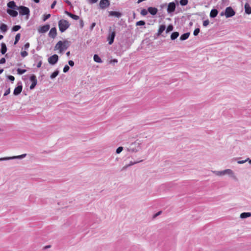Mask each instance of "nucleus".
<instances>
[{
    "instance_id": "obj_1",
    "label": "nucleus",
    "mask_w": 251,
    "mask_h": 251,
    "mask_svg": "<svg viewBox=\"0 0 251 251\" xmlns=\"http://www.w3.org/2000/svg\"><path fill=\"white\" fill-rule=\"evenodd\" d=\"M68 46L69 44L67 41H59L55 45L54 50H59V53H62L63 51L68 48Z\"/></svg>"
},
{
    "instance_id": "obj_2",
    "label": "nucleus",
    "mask_w": 251,
    "mask_h": 251,
    "mask_svg": "<svg viewBox=\"0 0 251 251\" xmlns=\"http://www.w3.org/2000/svg\"><path fill=\"white\" fill-rule=\"evenodd\" d=\"M58 26L60 32H63L69 27L70 24L67 21L62 19L58 22Z\"/></svg>"
},
{
    "instance_id": "obj_3",
    "label": "nucleus",
    "mask_w": 251,
    "mask_h": 251,
    "mask_svg": "<svg viewBox=\"0 0 251 251\" xmlns=\"http://www.w3.org/2000/svg\"><path fill=\"white\" fill-rule=\"evenodd\" d=\"M141 149L140 143L139 142H134L130 145L127 148V151L131 152H136Z\"/></svg>"
},
{
    "instance_id": "obj_4",
    "label": "nucleus",
    "mask_w": 251,
    "mask_h": 251,
    "mask_svg": "<svg viewBox=\"0 0 251 251\" xmlns=\"http://www.w3.org/2000/svg\"><path fill=\"white\" fill-rule=\"evenodd\" d=\"M26 156V154L25 153V154H21L20 155H17V156H11V157H5L0 158V161L9 160H12V159H21L25 158Z\"/></svg>"
},
{
    "instance_id": "obj_5",
    "label": "nucleus",
    "mask_w": 251,
    "mask_h": 251,
    "mask_svg": "<svg viewBox=\"0 0 251 251\" xmlns=\"http://www.w3.org/2000/svg\"><path fill=\"white\" fill-rule=\"evenodd\" d=\"M18 10H19L20 14L21 15H29V9L28 7L24 6H19Z\"/></svg>"
},
{
    "instance_id": "obj_6",
    "label": "nucleus",
    "mask_w": 251,
    "mask_h": 251,
    "mask_svg": "<svg viewBox=\"0 0 251 251\" xmlns=\"http://www.w3.org/2000/svg\"><path fill=\"white\" fill-rule=\"evenodd\" d=\"M235 14V11L231 7L226 8L225 15L226 18H229L233 16Z\"/></svg>"
},
{
    "instance_id": "obj_7",
    "label": "nucleus",
    "mask_w": 251,
    "mask_h": 251,
    "mask_svg": "<svg viewBox=\"0 0 251 251\" xmlns=\"http://www.w3.org/2000/svg\"><path fill=\"white\" fill-rule=\"evenodd\" d=\"M48 62L50 65H54L58 60V56L57 54H53L48 58Z\"/></svg>"
},
{
    "instance_id": "obj_8",
    "label": "nucleus",
    "mask_w": 251,
    "mask_h": 251,
    "mask_svg": "<svg viewBox=\"0 0 251 251\" xmlns=\"http://www.w3.org/2000/svg\"><path fill=\"white\" fill-rule=\"evenodd\" d=\"M115 35L116 33L115 31H109V33L107 37V41H108V44L109 45H111L113 43Z\"/></svg>"
},
{
    "instance_id": "obj_9",
    "label": "nucleus",
    "mask_w": 251,
    "mask_h": 251,
    "mask_svg": "<svg viewBox=\"0 0 251 251\" xmlns=\"http://www.w3.org/2000/svg\"><path fill=\"white\" fill-rule=\"evenodd\" d=\"M176 7V3L174 2H170L168 5L167 12L168 13H171L175 11Z\"/></svg>"
},
{
    "instance_id": "obj_10",
    "label": "nucleus",
    "mask_w": 251,
    "mask_h": 251,
    "mask_svg": "<svg viewBox=\"0 0 251 251\" xmlns=\"http://www.w3.org/2000/svg\"><path fill=\"white\" fill-rule=\"evenodd\" d=\"M110 1L109 0H100L99 3L100 7L101 9H105L110 5Z\"/></svg>"
},
{
    "instance_id": "obj_11",
    "label": "nucleus",
    "mask_w": 251,
    "mask_h": 251,
    "mask_svg": "<svg viewBox=\"0 0 251 251\" xmlns=\"http://www.w3.org/2000/svg\"><path fill=\"white\" fill-rule=\"evenodd\" d=\"M30 80L32 82L31 85L30 86V89L32 90L37 85V80L36 76L34 75H32L30 77Z\"/></svg>"
},
{
    "instance_id": "obj_12",
    "label": "nucleus",
    "mask_w": 251,
    "mask_h": 251,
    "mask_svg": "<svg viewBox=\"0 0 251 251\" xmlns=\"http://www.w3.org/2000/svg\"><path fill=\"white\" fill-rule=\"evenodd\" d=\"M224 174L225 175H228L230 177H231L232 178L235 179H236V177L234 175V172L232 170L229 169H226L224 170Z\"/></svg>"
},
{
    "instance_id": "obj_13",
    "label": "nucleus",
    "mask_w": 251,
    "mask_h": 251,
    "mask_svg": "<svg viewBox=\"0 0 251 251\" xmlns=\"http://www.w3.org/2000/svg\"><path fill=\"white\" fill-rule=\"evenodd\" d=\"M56 35H57V32H56V28L55 27L51 28L49 33V37L54 39L56 36Z\"/></svg>"
},
{
    "instance_id": "obj_14",
    "label": "nucleus",
    "mask_w": 251,
    "mask_h": 251,
    "mask_svg": "<svg viewBox=\"0 0 251 251\" xmlns=\"http://www.w3.org/2000/svg\"><path fill=\"white\" fill-rule=\"evenodd\" d=\"M23 89V86L22 85H18L17 87H16L13 92V94L15 96L19 95L22 92Z\"/></svg>"
},
{
    "instance_id": "obj_15",
    "label": "nucleus",
    "mask_w": 251,
    "mask_h": 251,
    "mask_svg": "<svg viewBox=\"0 0 251 251\" xmlns=\"http://www.w3.org/2000/svg\"><path fill=\"white\" fill-rule=\"evenodd\" d=\"M7 7L11 9L18 10L19 6L16 5L14 1H10L7 3Z\"/></svg>"
},
{
    "instance_id": "obj_16",
    "label": "nucleus",
    "mask_w": 251,
    "mask_h": 251,
    "mask_svg": "<svg viewBox=\"0 0 251 251\" xmlns=\"http://www.w3.org/2000/svg\"><path fill=\"white\" fill-rule=\"evenodd\" d=\"M50 27V26L49 25H43L39 29V32L40 33H45L49 30Z\"/></svg>"
},
{
    "instance_id": "obj_17",
    "label": "nucleus",
    "mask_w": 251,
    "mask_h": 251,
    "mask_svg": "<svg viewBox=\"0 0 251 251\" xmlns=\"http://www.w3.org/2000/svg\"><path fill=\"white\" fill-rule=\"evenodd\" d=\"M6 11L8 14H9L10 16H11L13 17H16V16H17V15L18 14V12L13 9H7Z\"/></svg>"
},
{
    "instance_id": "obj_18",
    "label": "nucleus",
    "mask_w": 251,
    "mask_h": 251,
    "mask_svg": "<svg viewBox=\"0 0 251 251\" xmlns=\"http://www.w3.org/2000/svg\"><path fill=\"white\" fill-rule=\"evenodd\" d=\"M148 12L152 15H155L157 12V9L155 7H149L148 9Z\"/></svg>"
},
{
    "instance_id": "obj_19",
    "label": "nucleus",
    "mask_w": 251,
    "mask_h": 251,
    "mask_svg": "<svg viewBox=\"0 0 251 251\" xmlns=\"http://www.w3.org/2000/svg\"><path fill=\"white\" fill-rule=\"evenodd\" d=\"M65 13L74 20H78L79 19L78 16L73 14L67 11H65Z\"/></svg>"
},
{
    "instance_id": "obj_20",
    "label": "nucleus",
    "mask_w": 251,
    "mask_h": 251,
    "mask_svg": "<svg viewBox=\"0 0 251 251\" xmlns=\"http://www.w3.org/2000/svg\"><path fill=\"white\" fill-rule=\"evenodd\" d=\"M245 11L248 15L251 14V7L248 3H246L245 4Z\"/></svg>"
},
{
    "instance_id": "obj_21",
    "label": "nucleus",
    "mask_w": 251,
    "mask_h": 251,
    "mask_svg": "<svg viewBox=\"0 0 251 251\" xmlns=\"http://www.w3.org/2000/svg\"><path fill=\"white\" fill-rule=\"evenodd\" d=\"M109 14L110 16H115L117 18H120L122 15L120 12L117 11H110Z\"/></svg>"
},
{
    "instance_id": "obj_22",
    "label": "nucleus",
    "mask_w": 251,
    "mask_h": 251,
    "mask_svg": "<svg viewBox=\"0 0 251 251\" xmlns=\"http://www.w3.org/2000/svg\"><path fill=\"white\" fill-rule=\"evenodd\" d=\"M251 216V212H243L240 215V218L241 219H245Z\"/></svg>"
},
{
    "instance_id": "obj_23",
    "label": "nucleus",
    "mask_w": 251,
    "mask_h": 251,
    "mask_svg": "<svg viewBox=\"0 0 251 251\" xmlns=\"http://www.w3.org/2000/svg\"><path fill=\"white\" fill-rule=\"evenodd\" d=\"M218 13V11L216 9H213L211 10L210 13V17L211 18H215L217 16V14Z\"/></svg>"
},
{
    "instance_id": "obj_24",
    "label": "nucleus",
    "mask_w": 251,
    "mask_h": 251,
    "mask_svg": "<svg viewBox=\"0 0 251 251\" xmlns=\"http://www.w3.org/2000/svg\"><path fill=\"white\" fill-rule=\"evenodd\" d=\"M8 29V27L6 25L2 24L0 26V30L3 33H5Z\"/></svg>"
},
{
    "instance_id": "obj_25",
    "label": "nucleus",
    "mask_w": 251,
    "mask_h": 251,
    "mask_svg": "<svg viewBox=\"0 0 251 251\" xmlns=\"http://www.w3.org/2000/svg\"><path fill=\"white\" fill-rule=\"evenodd\" d=\"M189 35H190L189 32H187V33H184L181 35V36L180 37V40L181 41L185 40L189 38Z\"/></svg>"
},
{
    "instance_id": "obj_26",
    "label": "nucleus",
    "mask_w": 251,
    "mask_h": 251,
    "mask_svg": "<svg viewBox=\"0 0 251 251\" xmlns=\"http://www.w3.org/2000/svg\"><path fill=\"white\" fill-rule=\"evenodd\" d=\"M1 52L2 54H4L7 51L6 46L5 44H4V43H2L1 44Z\"/></svg>"
},
{
    "instance_id": "obj_27",
    "label": "nucleus",
    "mask_w": 251,
    "mask_h": 251,
    "mask_svg": "<svg viewBox=\"0 0 251 251\" xmlns=\"http://www.w3.org/2000/svg\"><path fill=\"white\" fill-rule=\"evenodd\" d=\"M179 36V33L178 32H174L171 35V39L172 40H174L176 39Z\"/></svg>"
},
{
    "instance_id": "obj_28",
    "label": "nucleus",
    "mask_w": 251,
    "mask_h": 251,
    "mask_svg": "<svg viewBox=\"0 0 251 251\" xmlns=\"http://www.w3.org/2000/svg\"><path fill=\"white\" fill-rule=\"evenodd\" d=\"M94 60L97 63H102V60L99 56L97 54L94 55Z\"/></svg>"
},
{
    "instance_id": "obj_29",
    "label": "nucleus",
    "mask_w": 251,
    "mask_h": 251,
    "mask_svg": "<svg viewBox=\"0 0 251 251\" xmlns=\"http://www.w3.org/2000/svg\"><path fill=\"white\" fill-rule=\"evenodd\" d=\"M166 26L165 25H161L160 26L158 30V34H161L165 29Z\"/></svg>"
},
{
    "instance_id": "obj_30",
    "label": "nucleus",
    "mask_w": 251,
    "mask_h": 251,
    "mask_svg": "<svg viewBox=\"0 0 251 251\" xmlns=\"http://www.w3.org/2000/svg\"><path fill=\"white\" fill-rule=\"evenodd\" d=\"M213 173L215 175H216V176H224L225 175V174H224V170L221 171H213Z\"/></svg>"
},
{
    "instance_id": "obj_31",
    "label": "nucleus",
    "mask_w": 251,
    "mask_h": 251,
    "mask_svg": "<svg viewBox=\"0 0 251 251\" xmlns=\"http://www.w3.org/2000/svg\"><path fill=\"white\" fill-rule=\"evenodd\" d=\"M142 161H143V160H139V161H134V162L130 161L128 165H126L125 166V168H128V167H130V166H131L132 165H134L135 164L140 163V162H142Z\"/></svg>"
},
{
    "instance_id": "obj_32",
    "label": "nucleus",
    "mask_w": 251,
    "mask_h": 251,
    "mask_svg": "<svg viewBox=\"0 0 251 251\" xmlns=\"http://www.w3.org/2000/svg\"><path fill=\"white\" fill-rule=\"evenodd\" d=\"M59 74V71L58 70H56L54 71L50 76L51 79H53L56 77Z\"/></svg>"
},
{
    "instance_id": "obj_33",
    "label": "nucleus",
    "mask_w": 251,
    "mask_h": 251,
    "mask_svg": "<svg viewBox=\"0 0 251 251\" xmlns=\"http://www.w3.org/2000/svg\"><path fill=\"white\" fill-rule=\"evenodd\" d=\"M17 71L19 75H22L25 73L26 70L25 69H21L20 68H18Z\"/></svg>"
},
{
    "instance_id": "obj_34",
    "label": "nucleus",
    "mask_w": 251,
    "mask_h": 251,
    "mask_svg": "<svg viewBox=\"0 0 251 251\" xmlns=\"http://www.w3.org/2000/svg\"><path fill=\"white\" fill-rule=\"evenodd\" d=\"M179 2H180V4L181 5L185 6L188 4V0H180Z\"/></svg>"
},
{
    "instance_id": "obj_35",
    "label": "nucleus",
    "mask_w": 251,
    "mask_h": 251,
    "mask_svg": "<svg viewBox=\"0 0 251 251\" xmlns=\"http://www.w3.org/2000/svg\"><path fill=\"white\" fill-rule=\"evenodd\" d=\"M21 37V34L20 33H18L16 34L15 36V40L14 42V44H16L19 41Z\"/></svg>"
},
{
    "instance_id": "obj_36",
    "label": "nucleus",
    "mask_w": 251,
    "mask_h": 251,
    "mask_svg": "<svg viewBox=\"0 0 251 251\" xmlns=\"http://www.w3.org/2000/svg\"><path fill=\"white\" fill-rule=\"evenodd\" d=\"M20 28H21V26L20 25H14L12 27V30L13 31H17L19 30Z\"/></svg>"
},
{
    "instance_id": "obj_37",
    "label": "nucleus",
    "mask_w": 251,
    "mask_h": 251,
    "mask_svg": "<svg viewBox=\"0 0 251 251\" xmlns=\"http://www.w3.org/2000/svg\"><path fill=\"white\" fill-rule=\"evenodd\" d=\"M173 28H174V27H173V25H168V26L167 28L166 32L168 33V32H169L172 31L173 30Z\"/></svg>"
},
{
    "instance_id": "obj_38",
    "label": "nucleus",
    "mask_w": 251,
    "mask_h": 251,
    "mask_svg": "<svg viewBox=\"0 0 251 251\" xmlns=\"http://www.w3.org/2000/svg\"><path fill=\"white\" fill-rule=\"evenodd\" d=\"M148 11L146 9H143L141 11V14L143 16H146L148 14Z\"/></svg>"
},
{
    "instance_id": "obj_39",
    "label": "nucleus",
    "mask_w": 251,
    "mask_h": 251,
    "mask_svg": "<svg viewBox=\"0 0 251 251\" xmlns=\"http://www.w3.org/2000/svg\"><path fill=\"white\" fill-rule=\"evenodd\" d=\"M145 25V22L144 21H139L137 22L136 24V25L140 26V25Z\"/></svg>"
},
{
    "instance_id": "obj_40",
    "label": "nucleus",
    "mask_w": 251,
    "mask_h": 251,
    "mask_svg": "<svg viewBox=\"0 0 251 251\" xmlns=\"http://www.w3.org/2000/svg\"><path fill=\"white\" fill-rule=\"evenodd\" d=\"M123 150V147H119L117 149L116 152L117 154H119L120 153H121L122 151Z\"/></svg>"
},
{
    "instance_id": "obj_41",
    "label": "nucleus",
    "mask_w": 251,
    "mask_h": 251,
    "mask_svg": "<svg viewBox=\"0 0 251 251\" xmlns=\"http://www.w3.org/2000/svg\"><path fill=\"white\" fill-rule=\"evenodd\" d=\"M21 55L23 57H25L28 55V53L25 50L22 51L21 52Z\"/></svg>"
},
{
    "instance_id": "obj_42",
    "label": "nucleus",
    "mask_w": 251,
    "mask_h": 251,
    "mask_svg": "<svg viewBox=\"0 0 251 251\" xmlns=\"http://www.w3.org/2000/svg\"><path fill=\"white\" fill-rule=\"evenodd\" d=\"M200 32V29L199 28H196L193 32V34L194 36H197Z\"/></svg>"
},
{
    "instance_id": "obj_43",
    "label": "nucleus",
    "mask_w": 251,
    "mask_h": 251,
    "mask_svg": "<svg viewBox=\"0 0 251 251\" xmlns=\"http://www.w3.org/2000/svg\"><path fill=\"white\" fill-rule=\"evenodd\" d=\"M70 69V67L67 65H65L63 68V72L67 73Z\"/></svg>"
},
{
    "instance_id": "obj_44",
    "label": "nucleus",
    "mask_w": 251,
    "mask_h": 251,
    "mask_svg": "<svg viewBox=\"0 0 251 251\" xmlns=\"http://www.w3.org/2000/svg\"><path fill=\"white\" fill-rule=\"evenodd\" d=\"M209 23V21L208 20H205L203 22V26L205 27L208 25Z\"/></svg>"
},
{
    "instance_id": "obj_45",
    "label": "nucleus",
    "mask_w": 251,
    "mask_h": 251,
    "mask_svg": "<svg viewBox=\"0 0 251 251\" xmlns=\"http://www.w3.org/2000/svg\"><path fill=\"white\" fill-rule=\"evenodd\" d=\"M50 17V14H49L46 15H45L43 18V21H46L48 19H49Z\"/></svg>"
},
{
    "instance_id": "obj_46",
    "label": "nucleus",
    "mask_w": 251,
    "mask_h": 251,
    "mask_svg": "<svg viewBox=\"0 0 251 251\" xmlns=\"http://www.w3.org/2000/svg\"><path fill=\"white\" fill-rule=\"evenodd\" d=\"M10 93V88H9L8 89H7L5 92H4V96H6L7 95H8V94H9V93Z\"/></svg>"
},
{
    "instance_id": "obj_47",
    "label": "nucleus",
    "mask_w": 251,
    "mask_h": 251,
    "mask_svg": "<svg viewBox=\"0 0 251 251\" xmlns=\"http://www.w3.org/2000/svg\"><path fill=\"white\" fill-rule=\"evenodd\" d=\"M8 78L11 81H14L15 80V77L12 75H8Z\"/></svg>"
},
{
    "instance_id": "obj_48",
    "label": "nucleus",
    "mask_w": 251,
    "mask_h": 251,
    "mask_svg": "<svg viewBox=\"0 0 251 251\" xmlns=\"http://www.w3.org/2000/svg\"><path fill=\"white\" fill-rule=\"evenodd\" d=\"M5 59L4 58H2L0 59V64H2L5 63Z\"/></svg>"
},
{
    "instance_id": "obj_49",
    "label": "nucleus",
    "mask_w": 251,
    "mask_h": 251,
    "mask_svg": "<svg viewBox=\"0 0 251 251\" xmlns=\"http://www.w3.org/2000/svg\"><path fill=\"white\" fill-rule=\"evenodd\" d=\"M246 162H247L246 159L244 160H239V161H237V163L241 164H244V163H245Z\"/></svg>"
},
{
    "instance_id": "obj_50",
    "label": "nucleus",
    "mask_w": 251,
    "mask_h": 251,
    "mask_svg": "<svg viewBox=\"0 0 251 251\" xmlns=\"http://www.w3.org/2000/svg\"><path fill=\"white\" fill-rule=\"evenodd\" d=\"M68 63H69V65L72 67L74 66V64H75L73 60H69L68 62Z\"/></svg>"
},
{
    "instance_id": "obj_51",
    "label": "nucleus",
    "mask_w": 251,
    "mask_h": 251,
    "mask_svg": "<svg viewBox=\"0 0 251 251\" xmlns=\"http://www.w3.org/2000/svg\"><path fill=\"white\" fill-rule=\"evenodd\" d=\"M29 47V44L28 43H26L24 46V49L27 50Z\"/></svg>"
},
{
    "instance_id": "obj_52",
    "label": "nucleus",
    "mask_w": 251,
    "mask_h": 251,
    "mask_svg": "<svg viewBox=\"0 0 251 251\" xmlns=\"http://www.w3.org/2000/svg\"><path fill=\"white\" fill-rule=\"evenodd\" d=\"M56 3V1H54L52 2V3L51 4V6H50V7H51V9H53Z\"/></svg>"
},
{
    "instance_id": "obj_53",
    "label": "nucleus",
    "mask_w": 251,
    "mask_h": 251,
    "mask_svg": "<svg viewBox=\"0 0 251 251\" xmlns=\"http://www.w3.org/2000/svg\"><path fill=\"white\" fill-rule=\"evenodd\" d=\"M96 25V23H93L92 24H91V25L90 26V29L92 30H93V29L94 28V27Z\"/></svg>"
},
{
    "instance_id": "obj_54",
    "label": "nucleus",
    "mask_w": 251,
    "mask_h": 251,
    "mask_svg": "<svg viewBox=\"0 0 251 251\" xmlns=\"http://www.w3.org/2000/svg\"><path fill=\"white\" fill-rule=\"evenodd\" d=\"M42 63V62L41 60L39 61V62L37 63V68H40L41 66Z\"/></svg>"
},
{
    "instance_id": "obj_55",
    "label": "nucleus",
    "mask_w": 251,
    "mask_h": 251,
    "mask_svg": "<svg viewBox=\"0 0 251 251\" xmlns=\"http://www.w3.org/2000/svg\"><path fill=\"white\" fill-rule=\"evenodd\" d=\"M98 1V0H89V1L91 3H96Z\"/></svg>"
},
{
    "instance_id": "obj_56",
    "label": "nucleus",
    "mask_w": 251,
    "mask_h": 251,
    "mask_svg": "<svg viewBox=\"0 0 251 251\" xmlns=\"http://www.w3.org/2000/svg\"><path fill=\"white\" fill-rule=\"evenodd\" d=\"M80 25L81 27H83L84 26V23L82 20H80Z\"/></svg>"
},
{
    "instance_id": "obj_57",
    "label": "nucleus",
    "mask_w": 251,
    "mask_h": 251,
    "mask_svg": "<svg viewBox=\"0 0 251 251\" xmlns=\"http://www.w3.org/2000/svg\"><path fill=\"white\" fill-rule=\"evenodd\" d=\"M65 2L69 5H71V2L69 0H65Z\"/></svg>"
},
{
    "instance_id": "obj_58",
    "label": "nucleus",
    "mask_w": 251,
    "mask_h": 251,
    "mask_svg": "<svg viewBox=\"0 0 251 251\" xmlns=\"http://www.w3.org/2000/svg\"><path fill=\"white\" fill-rule=\"evenodd\" d=\"M247 162L248 161L249 163L251 164V159H250L249 158H247L246 159Z\"/></svg>"
},
{
    "instance_id": "obj_59",
    "label": "nucleus",
    "mask_w": 251,
    "mask_h": 251,
    "mask_svg": "<svg viewBox=\"0 0 251 251\" xmlns=\"http://www.w3.org/2000/svg\"><path fill=\"white\" fill-rule=\"evenodd\" d=\"M70 54V51H68V52H66V55L67 56H69Z\"/></svg>"
},
{
    "instance_id": "obj_60",
    "label": "nucleus",
    "mask_w": 251,
    "mask_h": 251,
    "mask_svg": "<svg viewBox=\"0 0 251 251\" xmlns=\"http://www.w3.org/2000/svg\"><path fill=\"white\" fill-rule=\"evenodd\" d=\"M225 15V13L224 12H222L221 13H220V15L221 16H223Z\"/></svg>"
},
{
    "instance_id": "obj_61",
    "label": "nucleus",
    "mask_w": 251,
    "mask_h": 251,
    "mask_svg": "<svg viewBox=\"0 0 251 251\" xmlns=\"http://www.w3.org/2000/svg\"><path fill=\"white\" fill-rule=\"evenodd\" d=\"M35 2L38 3L40 1V0H33Z\"/></svg>"
},
{
    "instance_id": "obj_62",
    "label": "nucleus",
    "mask_w": 251,
    "mask_h": 251,
    "mask_svg": "<svg viewBox=\"0 0 251 251\" xmlns=\"http://www.w3.org/2000/svg\"><path fill=\"white\" fill-rule=\"evenodd\" d=\"M3 38V36L1 35H0V40H1Z\"/></svg>"
},
{
    "instance_id": "obj_63",
    "label": "nucleus",
    "mask_w": 251,
    "mask_h": 251,
    "mask_svg": "<svg viewBox=\"0 0 251 251\" xmlns=\"http://www.w3.org/2000/svg\"><path fill=\"white\" fill-rule=\"evenodd\" d=\"M3 69H0V75L3 72Z\"/></svg>"
},
{
    "instance_id": "obj_64",
    "label": "nucleus",
    "mask_w": 251,
    "mask_h": 251,
    "mask_svg": "<svg viewBox=\"0 0 251 251\" xmlns=\"http://www.w3.org/2000/svg\"><path fill=\"white\" fill-rule=\"evenodd\" d=\"M112 61H113V62H117V60H116V59H113V60H112Z\"/></svg>"
}]
</instances>
